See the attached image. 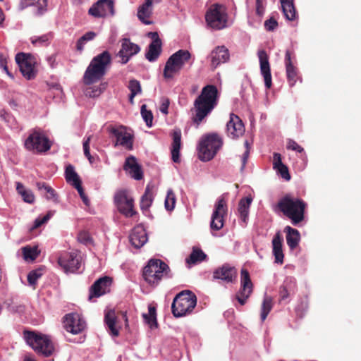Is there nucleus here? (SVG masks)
<instances>
[{
  "mask_svg": "<svg viewBox=\"0 0 361 361\" xmlns=\"http://www.w3.org/2000/svg\"><path fill=\"white\" fill-rule=\"evenodd\" d=\"M219 92L214 85L204 86L193 104L192 120L197 126L207 117L217 106Z\"/></svg>",
  "mask_w": 361,
  "mask_h": 361,
  "instance_id": "f257e3e1",
  "label": "nucleus"
},
{
  "mask_svg": "<svg viewBox=\"0 0 361 361\" xmlns=\"http://www.w3.org/2000/svg\"><path fill=\"white\" fill-rule=\"evenodd\" d=\"M277 207L296 226L304 220L307 203L291 194H286L279 200Z\"/></svg>",
  "mask_w": 361,
  "mask_h": 361,
  "instance_id": "f03ea898",
  "label": "nucleus"
},
{
  "mask_svg": "<svg viewBox=\"0 0 361 361\" xmlns=\"http://www.w3.org/2000/svg\"><path fill=\"white\" fill-rule=\"evenodd\" d=\"M111 63V56L108 51H104L91 60L86 68L83 82L87 85L95 83L103 78Z\"/></svg>",
  "mask_w": 361,
  "mask_h": 361,
  "instance_id": "7ed1b4c3",
  "label": "nucleus"
},
{
  "mask_svg": "<svg viewBox=\"0 0 361 361\" xmlns=\"http://www.w3.org/2000/svg\"><path fill=\"white\" fill-rule=\"evenodd\" d=\"M222 145L223 139L219 134L212 133L203 135L197 147L199 158L203 161H210Z\"/></svg>",
  "mask_w": 361,
  "mask_h": 361,
  "instance_id": "20e7f679",
  "label": "nucleus"
},
{
  "mask_svg": "<svg viewBox=\"0 0 361 361\" xmlns=\"http://www.w3.org/2000/svg\"><path fill=\"white\" fill-rule=\"evenodd\" d=\"M169 267L162 260L152 259L143 270L145 280L151 285H157L163 278H171Z\"/></svg>",
  "mask_w": 361,
  "mask_h": 361,
  "instance_id": "39448f33",
  "label": "nucleus"
},
{
  "mask_svg": "<svg viewBox=\"0 0 361 361\" xmlns=\"http://www.w3.org/2000/svg\"><path fill=\"white\" fill-rule=\"evenodd\" d=\"M190 58L191 54L185 49H180L171 55L167 59L163 71L164 79L166 80H173Z\"/></svg>",
  "mask_w": 361,
  "mask_h": 361,
  "instance_id": "423d86ee",
  "label": "nucleus"
},
{
  "mask_svg": "<svg viewBox=\"0 0 361 361\" xmlns=\"http://www.w3.org/2000/svg\"><path fill=\"white\" fill-rule=\"evenodd\" d=\"M197 305V297L190 290H183L174 298L171 310L176 317L185 316L192 312Z\"/></svg>",
  "mask_w": 361,
  "mask_h": 361,
  "instance_id": "0eeeda50",
  "label": "nucleus"
},
{
  "mask_svg": "<svg viewBox=\"0 0 361 361\" xmlns=\"http://www.w3.org/2000/svg\"><path fill=\"white\" fill-rule=\"evenodd\" d=\"M207 26L216 30H222L227 27L228 13L224 6L214 4L210 6L205 14Z\"/></svg>",
  "mask_w": 361,
  "mask_h": 361,
  "instance_id": "6e6552de",
  "label": "nucleus"
},
{
  "mask_svg": "<svg viewBox=\"0 0 361 361\" xmlns=\"http://www.w3.org/2000/svg\"><path fill=\"white\" fill-rule=\"evenodd\" d=\"M59 267L66 274H75L79 271L82 265V257L76 250L63 251L57 256Z\"/></svg>",
  "mask_w": 361,
  "mask_h": 361,
  "instance_id": "1a4fd4ad",
  "label": "nucleus"
},
{
  "mask_svg": "<svg viewBox=\"0 0 361 361\" xmlns=\"http://www.w3.org/2000/svg\"><path fill=\"white\" fill-rule=\"evenodd\" d=\"M51 142L42 133L38 131L32 133L25 141V147L29 151L43 153L50 149Z\"/></svg>",
  "mask_w": 361,
  "mask_h": 361,
  "instance_id": "9d476101",
  "label": "nucleus"
},
{
  "mask_svg": "<svg viewBox=\"0 0 361 361\" xmlns=\"http://www.w3.org/2000/svg\"><path fill=\"white\" fill-rule=\"evenodd\" d=\"M227 212L226 200L224 196L221 195L217 199L211 216L210 228L212 231H219L224 227Z\"/></svg>",
  "mask_w": 361,
  "mask_h": 361,
  "instance_id": "9b49d317",
  "label": "nucleus"
},
{
  "mask_svg": "<svg viewBox=\"0 0 361 361\" xmlns=\"http://www.w3.org/2000/svg\"><path fill=\"white\" fill-rule=\"evenodd\" d=\"M114 202L118 211L127 217H131L135 214L134 210V200L128 194V190H121L114 195Z\"/></svg>",
  "mask_w": 361,
  "mask_h": 361,
  "instance_id": "f8f14e48",
  "label": "nucleus"
},
{
  "mask_svg": "<svg viewBox=\"0 0 361 361\" xmlns=\"http://www.w3.org/2000/svg\"><path fill=\"white\" fill-rule=\"evenodd\" d=\"M16 61L23 75L27 80L35 77V59L29 54L18 53L16 56Z\"/></svg>",
  "mask_w": 361,
  "mask_h": 361,
  "instance_id": "ddd939ff",
  "label": "nucleus"
},
{
  "mask_svg": "<svg viewBox=\"0 0 361 361\" xmlns=\"http://www.w3.org/2000/svg\"><path fill=\"white\" fill-rule=\"evenodd\" d=\"M109 133L116 139V142L114 144L115 147L121 146L128 150L133 149V135L127 131L126 127L120 126L119 127L111 128Z\"/></svg>",
  "mask_w": 361,
  "mask_h": 361,
  "instance_id": "4468645a",
  "label": "nucleus"
},
{
  "mask_svg": "<svg viewBox=\"0 0 361 361\" xmlns=\"http://www.w3.org/2000/svg\"><path fill=\"white\" fill-rule=\"evenodd\" d=\"M63 322L65 329L73 334L82 332L87 326L85 319L76 312L66 314Z\"/></svg>",
  "mask_w": 361,
  "mask_h": 361,
  "instance_id": "2eb2a0df",
  "label": "nucleus"
},
{
  "mask_svg": "<svg viewBox=\"0 0 361 361\" xmlns=\"http://www.w3.org/2000/svg\"><path fill=\"white\" fill-rule=\"evenodd\" d=\"M240 288L235 295V298L240 304L244 305L252 292V283L247 270L243 269L240 272Z\"/></svg>",
  "mask_w": 361,
  "mask_h": 361,
  "instance_id": "dca6fc26",
  "label": "nucleus"
},
{
  "mask_svg": "<svg viewBox=\"0 0 361 361\" xmlns=\"http://www.w3.org/2000/svg\"><path fill=\"white\" fill-rule=\"evenodd\" d=\"M25 341L37 353L44 357L52 355L56 349L53 340H25Z\"/></svg>",
  "mask_w": 361,
  "mask_h": 361,
  "instance_id": "f3484780",
  "label": "nucleus"
},
{
  "mask_svg": "<svg viewBox=\"0 0 361 361\" xmlns=\"http://www.w3.org/2000/svg\"><path fill=\"white\" fill-rule=\"evenodd\" d=\"M88 13L94 18H103L108 15L114 16V1L112 0H99L90 8Z\"/></svg>",
  "mask_w": 361,
  "mask_h": 361,
  "instance_id": "a211bd4d",
  "label": "nucleus"
},
{
  "mask_svg": "<svg viewBox=\"0 0 361 361\" xmlns=\"http://www.w3.org/2000/svg\"><path fill=\"white\" fill-rule=\"evenodd\" d=\"M245 133V126L242 120L234 114H230L229 121L226 124V133L231 139H237Z\"/></svg>",
  "mask_w": 361,
  "mask_h": 361,
  "instance_id": "6ab92c4d",
  "label": "nucleus"
},
{
  "mask_svg": "<svg viewBox=\"0 0 361 361\" xmlns=\"http://www.w3.org/2000/svg\"><path fill=\"white\" fill-rule=\"evenodd\" d=\"M140 47L130 42L128 38H123L121 40V48L118 53V56L121 58V63L126 64L132 56L139 53Z\"/></svg>",
  "mask_w": 361,
  "mask_h": 361,
  "instance_id": "aec40b11",
  "label": "nucleus"
},
{
  "mask_svg": "<svg viewBox=\"0 0 361 361\" xmlns=\"http://www.w3.org/2000/svg\"><path fill=\"white\" fill-rule=\"evenodd\" d=\"M297 290L296 280L293 276H287L279 288V300L288 303L291 297L295 293Z\"/></svg>",
  "mask_w": 361,
  "mask_h": 361,
  "instance_id": "412c9836",
  "label": "nucleus"
},
{
  "mask_svg": "<svg viewBox=\"0 0 361 361\" xmlns=\"http://www.w3.org/2000/svg\"><path fill=\"white\" fill-rule=\"evenodd\" d=\"M210 66L213 69L222 63H226L230 59L228 49L225 46H218L214 48L209 56Z\"/></svg>",
  "mask_w": 361,
  "mask_h": 361,
  "instance_id": "4be33fe9",
  "label": "nucleus"
},
{
  "mask_svg": "<svg viewBox=\"0 0 361 361\" xmlns=\"http://www.w3.org/2000/svg\"><path fill=\"white\" fill-rule=\"evenodd\" d=\"M111 279L109 276H104L97 279L90 288L89 300L99 298L109 291Z\"/></svg>",
  "mask_w": 361,
  "mask_h": 361,
  "instance_id": "5701e85b",
  "label": "nucleus"
},
{
  "mask_svg": "<svg viewBox=\"0 0 361 361\" xmlns=\"http://www.w3.org/2000/svg\"><path fill=\"white\" fill-rule=\"evenodd\" d=\"M148 36L152 39V42L149 45L145 57L149 61L154 62L161 54L162 43L157 32H150L148 33Z\"/></svg>",
  "mask_w": 361,
  "mask_h": 361,
  "instance_id": "b1692460",
  "label": "nucleus"
},
{
  "mask_svg": "<svg viewBox=\"0 0 361 361\" xmlns=\"http://www.w3.org/2000/svg\"><path fill=\"white\" fill-rule=\"evenodd\" d=\"M257 54L260 65V72L264 78V85L266 88L269 89L272 85V79L269 57L264 50H259Z\"/></svg>",
  "mask_w": 361,
  "mask_h": 361,
  "instance_id": "393cba45",
  "label": "nucleus"
},
{
  "mask_svg": "<svg viewBox=\"0 0 361 361\" xmlns=\"http://www.w3.org/2000/svg\"><path fill=\"white\" fill-rule=\"evenodd\" d=\"M236 275V269L228 264H224L215 269L213 273L214 279L221 280L227 283H233L235 280Z\"/></svg>",
  "mask_w": 361,
  "mask_h": 361,
  "instance_id": "a878e982",
  "label": "nucleus"
},
{
  "mask_svg": "<svg viewBox=\"0 0 361 361\" xmlns=\"http://www.w3.org/2000/svg\"><path fill=\"white\" fill-rule=\"evenodd\" d=\"M161 0H145L137 8V18L145 25H151L152 21L149 20L152 14V6L154 4H159Z\"/></svg>",
  "mask_w": 361,
  "mask_h": 361,
  "instance_id": "bb28decb",
  "label": "nucleus"
},
{
  "mask_svg": "<svg viewBox=\"0 0 361 361\" xmlns=\"http://www.w3.org/2000/svg\"><path fill=\"white\" fill-rule=\"evenodd\" d=\"M147 235L142 226H135L129 235V240L132 246L136 249L142 247L147 242Z\"/></svg>",
  "mask_w": 361,
  "mask_h": 361,
  "instance_id": "cd10ccee",
  "label": "nucleus"
},
{
  "mask_svg": "<svg viewBox=\"0 0 361 361\" xmlns=\"http://www.w3.org/2000/svg\"><path fill=\"white\" fill-rule=\"evenodd\" d=\"M284 62L286 66V71L288 82L289 83V85L290 87H293L295 85L297 80L300 79V76L298 75L297 68L293 66L291 59V53L289 50H287L286 51Z\"/></svg>",
  "mask_w": 361,
  "mask_h": 361,
  "instance_id": "c85d7f7f",
  "label": "nucleus"
},
{
  "mask_svg": "<svg viewBox=\"0 0 361 361\" xmlns=\"http://www.w3.org/2000/svg\"><path fill=\"white\" fill-rule=\"evenodd\" d=\"M123 169L134 179L140 180L142 178V171L135 157L130 156L126 158Z\"/></svg>",
  "mask_w": 361,
  "mask_h": 361,
  "instance_id": "c756f323",
  "label": "nucleus"
},
{
  "mask_svg": "<svg viewBox=\"0 0 361 361\" xmlns=\"http://www.w3.org/2000/svg\"><path fill=\"white\" fill-rule=\"evenodd\" d=\"M29 6L34 7L33 13L36 16L42 15L47 11V0H21V8Z\"/></svg>",
  "mask_w": 361,
  "mask_h": 361,
  "instance_id": "7c9ffc66",
  "label": "nucleus"
},
{
  "mask_svg": "<svg viewBox=\"0 0 361 361\" xmlns=\"http://www.w3.org/2000/svg\"><path fill=\"white\" fill-rule=\"evenodd\" d=\"M283 239L279 233L276 234L272 239V252L274 256V262L282 264L284 255L282 249Z\"/></svg>",
  "mask_w": 361,
  "mask_h": 361,
  "instance_id": "2f4dec72",
  "label": "nucleus"
},
{
  "mask_svg": "<svg viewBox=\"0 0 361 361\" xmlns=\"http://www.w3.org/2000/svg\"><path fill=\"white\" fill-rule=\"evenodd\" d=\"M173 142L171 145V158L173 162H180V150L181 147V132L180 130H175L172 134Z\"/></svg>",
  "mask_w": 361,
  "mask_h": 361,
  "instance_id": "473e14b6",
  "label": "nucleus"
},
{
  "mask_svg": "<svg viewBox=\"0 0 361 361\" xmlns=\"http://www.w3.org/2000/svg\"><path fill=\"white\" fill-rule=\"evenodd\" d=\"M286 233V243L290 250H294L297 247L300 240V235L299 231L289 226L285 227L284 229Z\"/></svg>",
  "mask_w": 361,
  "mask_h": 361,
  "instance_id": "72a5a7b5",
  "label": "nucleus"
},
{
  "mask_svg": "<svg viewBox=\"0 0 361 361\" xmlns=\"http://www.w3.org/2000/svg\"><path fill=\"white\" fill-rule=\"evenodd\" d=\"M104 322L107 330L111 336H117L118 330L116 327V313L113 310H109L105 312Z\"/></svg>",
  "mask_w": 361,
  "mask_h": 361,
  "instance_id": "f704fd0d",
  "label": "nucleus"
},
{
  "mask_svg": "<svg viewBox=\"0 0 361 361\" xmlns=\"http://www.w3.org/2000/svg\"><path fill=\"white\" fill-rule=\"evenodd\" d=\"M252 202V198L251 197L242 198L239 202L238 211L240 218L245 223H246L248 219L249 211Z\"/></svg>",
  "mask_w": 361,
  "mask_h": 361,
  "instance_id": "c9c22d12",
  "label": "nucleus"
},
{
  "mask_svg": "<svg viewBox=\"0 0 361 361\" xmlns=\"http://www.w3.org/2000/svg\"><path fill=\"white\" fill-rule=\"evenodd\" d=\"M154 200L153 186L147 185L145 193L141 197L140 209L147 211L151 207Z\"/></svg>",
  "mask_w": 361,
  "mask_h": 361,
  "instance_id": "e433bc0d",
  "label": "nucleus"
},
{
  "mask_svg": "<svg viewBox=\"0 0 361 361\" xmlns=\"http://www.w3.org/2000/svg\"><path fill=\"white\" fill-rule=\"evenodd\" d=\"M281 7L285 18L288 20H293L296 18V11L293 0H281Z\"/></svg>",
  "mask_w": 361,
  "mask_h": 361,
  "instance_id": "4c0bfd02",
  "label": "nucleus"
},
{
  "mask_svg": "<svg viewBox=\"0 0 361 361\" xmlns=\"http://www.w3.org/2000/svg\"><path fill=\"white\" fill-rule=\"evenodd\" d=\"M65 178L67 183H70L73 186L81 183V180L78 174L75 172L74 166L71 164H69L66 167Z\"/></svg>",
  "mask_w": 361,
  "mask_h": 361,
  "instance_id": "58836bf2",
  "label": "nucleus"
},
{
  "mask_svg": "<svg viewBox=\"0 0 361 361\" xmlns=\"http://www.w3.org/2000/svg\"><path fill=\"white\" fill-rule=\"evenodd\" d=\"M16 190L20 194L24 200L27 203L32 204L35 201V195L32 190L27 189L20 182L16 183Z\"/></svg>",
  "mask_w": 361,
  "mask_h": 361,
  "instance_id": "ea45409f",
  "label": "nucleus"
},
{
  "mask_svg": "<svg viewBox=\"0 0 361 361\" xmlns=\"http://www.w3.org/2000/svg\"><path fill=\"white\" fill-rule=\"evenodd\" d=\"M142 317L145 322L149 326L151 329L155 328L157 326L156 318V309L154 307L149 306L148 308V313L143 314Z\"/></svg>",
  "mask_w": 361,
  "mask_h": 361,
  "instance_id": "a19ab883",
  "label": "nucleus"
},
{
  "mask_svg": "<svg viewBox=\"0 0 361 361\" xmlns=\"http://www.w3.org/2000/svg\"><path fill=\"white\" fill-rule=\"evenodd\" d=\"M207 255L206 254L199 248H193L189 258L186 259V262L188 264H195L197 262H202Z\"/></svg>",
  "mask_w": 361,
  "mask_h": 361,
  "instance_id": "79ce46f5",
  "label": "nucleus"
},
{
  "mask_svg": "<svg viewBox=\"0 0 361 361\" xmlns=\"http://www.w3.org/2000/svg\"><path fill=\"white\" fill-rule=\"evenodd\" d=\"M22 251L23 258L26 261H33L39 255L37 247L36 246H25L22 248Z\"/></svg>",
  "mask_w": 361,
  "mask_h": 361,
  "instance_id": "37998d69",
  "label": "nucleus"
},
{
  "mask_svg": "<svg viewBox=\"0 0 361 361\" xmlns=\"http://www.w3.org/2000/svg\"><path fill=\"white\" fill-rule=\"evenodd\" d=\"M272 309V300L270 297H265L262 304L260 317L264 322Z\"/></svg>",
  "mask_w": 361,
  "mask_h": 361,
  "instance_id": "c03bdc74",
  "label": "nucleus"
},
{
  "mask_svg": "<svg viewBox=\"0 0 361 361\" xmlns=\"http://www.w3.org/2000/svg\"><path fill=\"white\" fill-rule=\"evenodd\" d=\"M176 202V195L172 189L167 190L166 197L164 201V206L167 211H173L175 208Z\"/></svg>",
  "mask_w": 361,
  "mask_h": 361,
  "instance_id": "a18cd8bd",
  "label": "nucleus"
},
{
  "mask_svg": "<svg viewBox=\"0 0 361 361\" xmlns=\"http://www.w3.org/2000/svg\"><path fill=\"white\" fill-rule=\"evenodd\" d=\"M128 88L130 90L129 100L133 103L134 97L141 92L140 83L137 80H131L129 82Z\"/></svg>",
  "mask_w": 361,
  "mask_h": 361,
  "instance_id": "49530a36",
  "label": "nucleus"
},
{
  "mask_svg": "<svg viewBox=\"0 0 361 361\" xmlns=\"http://www.w3.org/2000/svg\"><path fill=\"white\" fill-rule=\"evenodd\" d=\"M106 83H101L98 86L87 87L85 90V94L87 96H89L90 97H99L102 94V92L106 89Z\"/></svg>",
  "mask_w": 361,
  "mask_h": 361,
  "instance_id": "de8ad7c7",
  "label": "nucleus"
},
{
  "mask_svg": "<svg viewBox=\"0 0 361 361\" xmlns=\"http://www.w3.org/2000/svg\"><path fill=\"white\" fill-rule=\"evenodd\" d=\"M91 140V136H88L84 138L82 147H83V151L85 157L88 159L89 162L92 164H94L96 160L98 159L97 157H94L91 155L90 151V142Z\"/></svg>",
  "mask_w": 361,
  "mask_h": 361,
  "instance_id": "09e8293b",
  "label": "nucleus"
},
{
  "mask_svg": "<svg viewBox=\"0 0 361 361\" xmlns=\"http://www.w3.org/2000/svg\"><path fill=\"white\" fill-rule=\"evenodd\" d=\"M141 115L148 127L152 126L153 115L151 111L147 109V106L143 104L141 106Z\"/></svg>",
  "mask_w": 361,
  "mask_h": 361,
  "instance_id": "8fccbe9b",
  "label": "nucleus"
},
{
  "mask_svg": "<svg viewBox=\"0 0 361 361\" xmlns=\"http://www.w3.org/2000/svg\"><path fill=\"white\" fill-rule=\"evenodd\" d=\"M23 338H49L48 336L42 333L30 331L26 329H23Z\"/></svg>",
  "mask_w": 361,
  "mask_h": 361,
  "instance_id": "3c124183",
  "label": "nucleus"
},
{
  "mask_svg": "<svg viewBox=\"0 0 361 361\" xmlns=\"http://www.w3.org/2000/svg\"><path fill=\"white\" fill-rule=\"evenodd\" d=\"M42 271L38 270H32L29 272L27 275V281L30 286H35L37 280L42 276Z\"/></svg>",
  "mask_w": 361,
  "mask_h": 361,
  "instance_id": "603ef678",
  "label": "nucleus"
},
{
  "mask_svg": "<svg viewBox=\"0 0 361 361\" xmlns=\"http://www.w3.org/2000/svg\"><path fill=\"white\" fill-rule=\"evenodd\" d=\"M51 39V34H46L40 37H33L31 38V42L34 44L45 45L49 43Z\"/></svg>",
  "mask_w": 361,
  "mask_h": 361,
  "instance_id": "864d4df0",
  "label": "nucleus"
},
{
  "mask_svg": "<svg viewBox=\"0 0 361 361\" xmlns=\"http://www.w3.org/2000/svg\"><path fill=\"white\" fill-rule=\"evenodd\" d=\"M286 147L288 149L293 150L299 153H302L304 152V149L300 145H299L295 141L291 139H289L288 140Z\"/></svg>",
  "mask_w": 361,
  "mask_h": 361,
  "instance_id": "5fc2aeb1",
  "label": "nucleus"
},
{
  "mask_svg": "<svg viewBox=\"0 0 361 361\" xmlns=\"http://www.w3.org/2000/svg\"><path fill=\"white\" fill-rule=\"evenodd\" d=\"M275 169L277 170V171L280 173L281 177L285 180H289L290 179L288 169L286 165L281 164V166L276 167Z\"/></svg>",
  "mask_w": 361,
  "mask_h": 361,
  "instance_id": "6e6d98bb",
  "label": "nucleus"
},
{
  "mask_svg": "<svg viewBox=\"0 0 361 361\" xmlns=\"http://www.w3.org/2000/svg\"><path fill=\"white\" fill-rule=\"evenodd\" d=\"M278 26V23L274 18H270L264 22V27L267 31H273Z\"/></svg>",
  "mask_w": 361,
  "mask_h": 361,
  "instance_id": "4d7b16f0",
  "label": "nucleus"
},
{
  "mask_svg": "<svg viewBox=\"0 0 361 361\" xmlns=\"http://www.w3.org/2000/svg\"><path fill=\"white\" fill-rule=\"evenodd\" d=\"M169 99L167 97H162L161 99V105L159 107L160 111L166 115L168 114V109L169 106Z\"/></svg>",
  "mask_w": 361,
  "mask_h": 361,
  "instance_id": "13d9d810",
  "label": "nucleus"
},
{
  "mask_svg": "<svg viewBox=\"0 0 361 361\" xmlns=\"http://www.w3.org/2000/svg\"><path fill=\"white\" fill-rule=\"evenodd\" d=\"M10 311L18 314H22L24 312L25 307L23 305H18L15 303H12L9 305Z\"/></svg>",
  "mask_w": 361,
  "mask_h": 361,
  "instance_id": "bf43d9fd",
  "label": "nucleus"
},
{
  "mask_svg": "<svg viewBox=\"0 0 361 361\" xmlns=\"http://www.w3.org/2000/svg\"><path fill=\"white\" fill-rule=\"evenodd\" d=\"M265 11L262 0H256V13L259 17H262Z\"/></svg>",
  "mask_w": 361,
  "mask_h": 361,
  "instance_id": "052dcab7",
  "label": "nucleus"
},
{
  "mask_svg": "<svg viewBox=\"0 0 361 361\" xmlns=\"http://www.w3.org/2000/svg\"><path fill=\"white\" fill-rule=\"evenodd\" d=\"M46 192L47 193L46 197L47 200H51L55 202L57 200L56 193L51 187L49 186L46 188Z\"/></svg>",
  "mask_w": 361,
  "mask_h": 361,
  "instance_id": "680f3d73",
  "label": "nucleus"
},
{
  "mask_svg": "<svg viewBox=\"0 0 361 361\" xmlns=\"http://www.w3.org/2000/svg\"><path fill=\"white\" fill-rule=\"evenodd\" d=\"M283 164L281 160V155L279 153L275 152L273 155V166L274 169Z\"/></svg>",
  "mask_w": 361,
  "mask_h": 361,
  "instance_id": "e2e57ef3",
  "label": "nucleus"
},
{
  "mask_svg": "<svg viewBox=\"0 0 361 361\" xmlns=\"http://www.w3.org/2000/svg\"><path fill=\"white\" fill-rule=\"evenodd\" d=\"M249 154H250V150H249V149H247L241 157V162H242V165H241V168H240L241 171H243L246 166Z\"/></svg>",
  "mask_w": 361,
  "mask_h": 361,
  "instance_id": "0e129e2a",
  "label": "nucleus"
},
{
  "mask_svg": "<svg viewBox=\"0 0 361 361\" xmlns=\"http://www.w3.org/2000/svg\"><path fill=\"white\" fill-rule=\"evenodd\" d=\"M96 36V33L92 31H90L83 35L81 37L82 40H85L86 42L90 40H92Z\"/></svg>",
  "mask_w": 361,
  "mask_h": 361,
  "instance_id": "69168bd1",
  "label": "nucleus"
},
{
  "mask_svg": "<svg viewBox=\"0 0 361 361\" xmlns=\"http://www.w3.org/2000/svg\"><path fill=\"white\" fill-rule=\"evenodd\" d=\"M7 65V56L5 54L0 53V68Z\"/></svg>",
  "mask_w": 361,
  "mask_h": 361,
  "instance_id": "338daca9",
  "label": "nucleus"
},
{
  "mask_svg": "<svg viewBox=\"0 0 361 361\" xmlns=\"http://www.w3.org/2000/svg\"><path fill=\"white\" fill-rule=\"evenodd\" d=\"M85 43H86V42L85 40H82V37H80L78 39V40L77 41V44H76L77 49L80 51H82L83 50Z\"/></svg>",
  "mask_w": 361,
  "mask_h": 361,
  "instance_id": "774afa93",
  "label": "nucleus"
}]
</instances>
